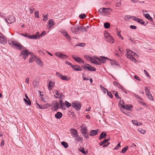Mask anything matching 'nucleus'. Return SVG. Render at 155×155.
<instances>
[{
  "label": "nucleus",
  "instance_id": "obj_26",
  "mask_svg": "<svg viewBox=\"0 0 155 155\" xmlns=\"http://www.w3.org/2000/svg\"><path fill=\"white\" fill-rule=\"evenodd\" d=\"M107 135V133L105 132H102L100 135L99 136V140H101L102 138H104Z\"/></svg>",
  "mask_w": 155,
  "mask_h": 155
},
{
  "label": "nucleus",
  "instance_id": "obj_57",
  "mask_svg": "<svg viewBox=\"0 0 155 155\" xmlns=\"http://www.w3.org/2000/svg\"><path fill=\"white\" fill-rule=\"evenodd\" d=\"M35 17L36 18H39V14L38 12L35 11Z\"/></svg>",
  "mask_w": 155,
  "mask_h": 155
},
{
  "label": "nucleus",
  "instance_id": "obj_32",
  "mask_svg": "<svg viewBox=\"0 0 155 155\" xmlns=\"http://www.w3.org/2000/svg\"><path fill=\"white\" fill-rule=\"evenodd\" d=\"M116 3V7H120L121 6V0H117Z\"/></svg>",
  "mask_w": 155,
  "mask_h": 155
},
{
  "label": "nucleus",
  "instance_id": "obj_46",
  "mask_svg": "<svg viewBox=\"0 0 155 155\" xmlns=\"http://www.w3.org/2000/svg\"><path fill=\"white\" fill-rule=\"evenodd\" d=\"M36 62L38 64L40 65V66H41L42 65V64L41 61L39 59H37L36 61Z\"/></svg>",
  "mask_w": 155,
  "mask_h": 155
},
{
  "label": "nucleus",
  "instance_id": "obj_28",
  "mask_svg": "<svg viewBox=\"0 0 155 155\" xmlns=\"http://www.w3.org/2000/svg\"><path fill=\"white\" fill-rule=\"evenodd\" d=\"M28 38L31 39H38V37L35 36V34L32 35H28Z\"/></svg>",
  "mask_w": 155,
  "mask_h": 155
},
{
  "label": "nucleus",
  "instance_id": "obj_60",
  "mask_svg": "<svg viewBox=\"0 0 155 155\" xmlns=\"http://www.w3.org/2000/svg\"><path fill=\"white\" fill-rule=\"evenodd\" d=\"M120 143H118L117 146H116L114 148V149L115 150H117L119 147H120Z\"/></svg>",
  "mask_w": 155,
  "mask_h": 155
},
{
  "label": "nucleus",
  "instance_id": "obj_10",
  "mask_svg": "<svg viewBox=\"0 0 155 155\" xmlns=\"http://www.w3.org/2000/svg\"><path fill=\"white\" fill-rule=\"evenodd\" d=\"M55 56L58 57L62 58L63 59H66L67 58V56L63 54L62 52H57L55 54Z\"/></svg>",
  "mask_w": 155,
  "mask_h": 155
},
{
  "label": "nucleus",
  "instance_id": "obj_14",
  "mask_svg": "<svg viewBox=\"0 0 155 155\" xmlns=\"http://www.w3.org/2000/svg\"><path fill=\"white\" fill-rule=\"evenodd\" d=\"M81 133H85V132L87 131V127L85 124H82L81 126Z\"/></svg>",
  "mask_w": 155,
  "mask_h": 155
},
{
  "label": "nucleus",
  "instance_id": "obj_56",
  "mask_svg": "<svg viewBox=\"0 0 155 155\" xmlns=\"http://www.w3.org/2000/svg\"><path fill=\"white\" fill-rule=\"evenodd\" d=\"M107 95L109 96L110 98H113V96L110 92L108 91V92H107Z\"/></svg>",
  "mask_w": 155,
  "mask_h": 155
},
{
  "label": "nucleus",
  "instance_id": "obj_45",
  "mask_svg": "<svg viewBox=\"0 0 155 155\" xmlns=\"http://www.w3.org/2000/svg\"><path fill=\"white\" fill-rule=\"evenodd\" d=\"M64 104L67 108L71 106V104L70 103L66 101L65 102Z\"/></svg>",
  "mask_w": 155,
  "mask_h": 155
},
{
  "label": "nucleus",
  "instance_id": "obj_19",
  "mask_svg": "<svg viewBox=\"0 0 155 155\" xmlns=\"http://www.w3.org/2000/svg\"><path fill=\"white\" fill-rule=\"evenodd\" d=\"M133 18L134 20L135 21L139 23L142 25L144 24L145 22L142 19L137 18L135 16H133Z\"/></svg>",
  "mask_w": 155,
  "mask_h": 155
},
{
  "label": "nucleus",
  "instance_id": "obj_3",
  "mask_svg": "<svg viewBox=\"0 0 155 155\" xmlns=\"http://www.w3.org/2000/svg\"><path fill=\"white\" fill-rule=\"evenodd\" d=\"M80 25H76L72 26L71 28V30L72 32L74 34H78L80 31Z\"/></svg>",
  "mask_w": 155,
  "mask_h": 155
},
{
  "label": "nucleus",
  "instance_id": "obj_31",
  "mask_svg": "<svg viewBox=\"0 0 155 155\" xmlns=\"http://www.w3.org/2000/svg\"><path fill=\"white\" fill-rule=\"evenodd\" d=\"M100 87L101 90L103 91L104 93H106V92H108V91L101 85H100Z\"/></svg>",
  "mask_w": 155,
  "mask_h": 155
},
{
  "label": "nucleus",
  "instance_id": "obj_15",
  "mask_svg": "<svg viewBox=\"0 0 155 155\" xmlns=\"http://www.w3.org/2000/svg\"><path fill=\"white\" fill-rule=\"evenodd\" d=\"M54 82L52 81H49L48 84V90L51 91L54 88Z\"/></svg>",
  "mask_w": 155,
  "mask_h": 155
},
{
  "label": "nucleus",
  "instance_id": "obj_20",
  "mask_svg": "<svg viewBox=\"0 0 155 155\" xmlns=\"http://www.w3.org/2000/svg\"><path fill=\"white\" fill-rule=\"evenodd\" d=\"M71 68L74 71H81L82 70V69L80 67L79 65H72V66H71Z\"/></svg>",
  "mask_w": 155,
  "mask_h": 155
},
{
  "label": "nucleus",
  "instance_id": "obj_16",
  "mask_svg": "<svg viewBox=\"0 0 155 155\" xmlns=\"http://www.w3.org/2000/svg\"><path fill=\"white\" fill-rule=\"evenodd\" d=\"M97 59L101 62L102 63H105L106 62V60H110V59L107 57L101 56L100 57V58H96Z\"/></svg>",
  "mask_w": 155,
  "mask_h": 155
},
{
  "label": "nucleus",
  "instance_id": "obj_37",
  "mask_svg": "<svg viewBox=\"0 0 155 155\" xmlns=\"http://www.w3.org/2000/svg\"><path fill=\"white\" fill-rule=\"evenodd\" d=\"M54 107L56 109H58L59 108V104L57 102L55 103L54 104Z\"/></svg>",
  "mask_w": 155,
  "mask_h": 155
},
{
  "label": "nucleus",
  "instance_id": "obj_48",
  "mask_svg": "<svg viewBox=\"0 0 155 155\" xmlns=\"http://www.w3.org/2000/svg\"><path fill=\"white\" fill-rule=\"evenodd\" d=\"M145 90L146 95H147L148 94L150 93L149 90L147 87H145Z\"/></svg>",
  "mask_w": 155,
  "mask_h": 155
},
{
  "label": "nucleus",
  "instance_id": "obj_49",
  "mask_svg": "<svg viewBox=\"0 0 155 155\" xmlns=\"http://www.w3.org/2000/svg\"><path fill=\"white\" fill-rule=\"evenodd\" d=\"M109 10H110L111 11H112V9L110 8H104V13H107L109 12Z\"/></svg>",
  "mask_w": 155,
  "mask_h": 155
},
{
  "label": "nucleus",
  "instance_id": "obj_39",
  "mask_svg": "<svg viewBox=\"0 0 155 155\" xmlns=\"http://www.w3.org/2000/svg\"><path fill=\"white\" fill-rule=\"evenodd\" d=\"M128 148V147L127 146L126 147L123 148L121 151V153H125Z\"/></svg>",
  "mask_w": 155,
  "mask_h": 155
},
{
  "label": "nucleus",
  "instance_id": "obj_8",
  "mask_svg": "<svg viewBox=\"0 0 155 155\" xmlns=\"http://www.w3.org/2000/svg\"><path fill=\"white\" fill-rule=\"evenodd\" d=\"M83 68L86 70V68L88 69L89 71H95L96 69L94 67H92L91 65L88 64H86L84 66H82Z\"/></svg>",
  "mask_w": 155,
  "mask_h": 155
},
{
  "label": "nucleus",
  "instance_id": "obj_62",
  "mask_svg": "<svg viewBox=\"0 0 155 155\" xmlns=\"http://www.w3.org/2000/svg\"><path fill=\"white\" fill-rule=\"evenodd\" d=\"M44 18L43 19V21H46L48 19L47 15H46L45 16H44Z\"/></svg>",
  "mask_w": 155,
  "mask_h": 155
},
{
  "label": "nucleus",
  "instance_id": "obj_29",
  "mask_svg": "<svg viewBox=\"0 0 155 155\" xmlns=\"http://www.w3.org/2000/svg\"><path fill=\"white\" fill-rule=\"evenodd\" d=\"M132 122L135 125L139 126L142 124L141 123L137 121V120H132Z\"/></svg>",
  "mask_w": 155,
  "mask_h": 155
},
{
  "label": "nucleus",
  "instance_id": "obj_9",
  "mask_svg": "<svg viewBox=\"0 0 155 155\" xmlns=\"http://www.w3.org/2000/svg\"><path fill=\"white\" fill-rule=\"evenodd\" d=\"M56 74L58 77L60 78L62 80L68 81L70 80L71 79L70 78L67 77L66 76H64L60 74L59 72H57L56 73Z\"/></svg>",
  "mask_w": 155,
  "mask_h": 155
},
{
  "label": "nucleus",
  "instance_id": "obj_61",
  "mask_svg": "<svg viewBox=\"0 0 155 155\" xmlns=\"http://www.w3.org/2000/svg\"><path fill=\"white\" fill-rule=\"evenodd\" d=\"M115 96L117 99H120V97H119V96L118 94V93L116 92L115 94Z\"/></svg>",
  "mask_w": 155,
  "mask_h": 155
},
{
  "label": "nucleus",
  "instance_id": "obj_27",
  "mask_svg": "<svg viewBox=\"0 0 155 155\" xmlns=\"http://www.w3.org/2000/svg\"><path fill=\"white\" fill-rule=\"evenodd\" d=\"M113 84L114 85L117 86L118 88L121 89L122 90H124L123 87H122L119 83H118L117 82L114 81L113 82Z\"/></svg>",
  "mask_w": 155,
  "mask_h": 155
},
{
  "label": "nucleus",
  "instance_id": "obj_52",
  "mask_svg": "<svg viewBox=\"0 0 155 155\" xmlns=\"http://www.w3.org/2000/svg\"><path fill=\"white\" fill-rule=\"evenodd\" d=\"M120 31H117V34L118 35V36H119V38H121L122 40H123L124 39V38H123V37H122L121 36V35L120 34Z\"/></svg>",
  "mask_w": 155,
  "mask_h": 155
},
{
  "label": "nucleus",
  "instance_id": "obj_23",
  "mask_svg": "<svg viewBox=\"0 0 155 155\" xmlns=\"http://www.w3.org/2000/svg\"><path fill=\"white\" fill-rule=\"evenodd\" d=\"M29 53L30 54L31 56V58L29 59V63H31L35 61V56L34 55H33L32 53L29 52Z\"/></svg>",
  "mask_w": 155,
  "mask_h": 155
},
{
  "label": "nucleus",
  "instance_id": "obj_36",
  "mask_svg": "<svg viewBox=\"0 0 155 155\" xmlns=\"http://www.w3.org/2000/svg\"><path fill=\"white\" fill-rule=\"evenodd\" d=\"M61 144L63 146L64 148H66L68 147V143L66 142L63 141L61 142Z\"/></svg>",
  "mask_w": 155,
  "mask_h": 155
},
{
  "label": "nucleus",
  "instance_id": "obj_34",
  "mask_svg": "<svg viewBox=\"0 0 155 155\" xmlns=\"http://www.w3.org/2000/svg\"><path fill=\"white\" fill-rule=\"evenodd\" d=\"M83 135V136L86 139H88L89 138V137L88 135V132H85V133H81Z\"/></svg>",
  "mask_w": 155,
  "mask_h": 155
},
{
  "label": "nucleus",
  "instance_id": "obj_58",
  "mask_svg": "<svg viewBox=\"0 0 155 155\" xmlns=\"http://www.w3.org/2000/svg\"><path fill=\"white\" fill-rule=\"evenodd\" d=\"M106 141L105 140H104L103 141L100 142L99 143V145H100V146H102V145H103L106 142Z\"/></svg>",
  "mask_w": 155,
  "mask_h": 155
},
{
  "label": "nucleus",
  "instance_id": "obj_42",
  "mask_svg": "<svg viewBox=\"0 0 155 155\" xmlns=\"http://www.w3.org/2000/svg\"><path fill=\"white\" fill-rule=\"evenodd\" d=\"M138 131L140 132V133L142 134H144L146 132L145 130H144L143 129L141 128H139L138 130Z\"/></svg>",
  "mask_w": 155,
  "mask_h": 155
},
{
  "label": "nucleus",
  "instance_id": "obj_35",
  "mask_svg": "<svg viewBox=\"0 0 155 155\" xmlns=\"http://www.w3.org/2000/svg\"><path fill=\"white\" fill-rule=\"evenodd\" d=\"M109 60L110 61V62L111 65H118V63L116 61L112 60L110 59Z\"/></svg>",
  "mask_w": 155,
  "mask_h": 155
},
{
  "label": "nucleus",
  "instance_id": "obj_40",
  "mask_svg": "<svg viewBox=\"0 0 155 155\" xmlns=\"http://www.w3.org/2000/svg\"><path fill=\"white\" fill-rule=\"evenodd\" d=\"M56 95L57 96H56L55 95H54L55 97L56 98H60L61 97V94L58 92V91L56 90Z\"/></svg>",
  "mask_w": 155,
  "mask_h": 155
},
{
  "label": "nucleus",
  "instance_id": "obj_24",
  "mask_svg": "<svg viewBox=\"0 0 155 155\" xmlns=\"http://www.w3.org/2000/svg\"><path fill=\"white\" fill-rule=\"evenodd\" d=\"M48 24L50 25L48 28L50 29L54 25V22L52 19H50L48 21Z\"/></svg>",
  "mask_w": 155,
  "mask_h": 155
},
{
  "label": "nucleus",
  "instance_id": "obj_13",
  "mask_svg": "<svg viewBox=\"0 0 155 155\" xmlns=\"http://www.w3.org/2000/svg\"><path fill=\"white\" fill-rule=\"evenodd\" d=\"M29 54L30 53H29L28 51L25 50L24 51H21V53L19 54V56H21L22 55L23 59L25 60L28 56Z\"/></svg>",
  "mask_w": 155,
  "mask_h": 155
},
{
  "label": "nucleus",
  "instance_id": "obj_17",
  "mask_svg": "<svg viewBox=\"0 0 155 155\" xmlns=\"http://www.w3.org/2000/svg\"><path fill=\"white\" fill-rule=\"evenodd\" d=\"M142 11L143 12V14L144 15L146 18L150 20L151 21H153V19L150 17L149 14L148 13H146V14H145V13H144L145 12L147 13V11H144V10H142Z\"/></svg>",
  "mask_w": 155,
  "mask_h": 155
},
{
  "label": "nucleus",
  "instance_id": "obj_53",
  "mask_svg": "<svg viewBox=\"0 0 155 155\" xmlns=\"http://www.w3.org/2000/svg\"><path fill=\"white\" fill-rule=\"evenodd\" d=\"M46 34V32L45 31H43L41 34L39 35V36L38 37V39L40 38L43 37V35H45Z\"/></svg>",
  "mask_w": 155,
  "mask_h": 155
},
{
  "label": "nucleus",
  "instance_id": "obj_41",
  "mask_svg": "<svg viewBox=\"0 0 155 155\" xmlns=\"http://www.w3.org/2000/svg\"><path fill=\"white\" fill-rule=\"evenodd\" d=\"M79 150L84 154H86L88 153L87 151V150L86 151H84V149L83 148L80 149Z\"/></svg>",
  "mask_w": 155,
  "mask_h": 155
},
{
  "label": "nucleus",
  "instance_id": "obj_54",
  "mask_svg": "<svg viewBox=\"0 0 155 155\" xmlns=\"http://www.w3.org/2000/svg\"><path fill=\"white\" fill-rule=\"evenodd\" d=\"M79 17L81 19H83L86 17V15L85 14H81Z\"/></svg>",
  "mask_w": 155,
  "mask_h": 155
},
{
  "label": "nucleus",
  "instance_id": "obj_5",
  "mask_svg": "<svg viewBox=\"0 0 155 155\" xmlns=\"http://www.w3.org/2000/svg\"><path fill=\"white\" fill-rule=\"evenodd\" d=\"M72 106L76 110H78L80 109L81 105L79 101H75L72 103Z\"/></svg>",
  "mask_w": 155,
  "mask_h": 155
},
{
  "label": "nucleus",
  "instance_id": "obj_51",
  "mask_svg": "<svg viewBox=\"0 0 155 155\" xmlns=\"http://www.w3.org/2000/svg\"><path fill=\"white\" fill-rule=\"evenodd\" d=\"M85 44L84 43H79L77 45H76L75 46H79L81 47H84L85 45Z\"/></svg>",
  "mask_w": 155,
  "mask_h": 155
},
{
  "label": "nucleus",
  "instance_id": "obj_63",
  "mask_svg": "<svg viewBox=\"0 0 155 155\" xmlns=\"http://www.w3.org/2000/svg\"><path fill=\"white\" fill-rule=\"evenodd\" d=\"M65 63L66 64H68L69 65H70V66H71V67L72 66V64L70 62H69V61H65Z\"/></svg>",
  "mask_w": 155,
  "mask_h": 155
},
{
  "label": "nucleus",
  "instance_id": "obj_38",
  "mask_svg": "<svg viewBox=\"0 0 155 155\" xmlns=\"http://www.w3.org/2000/svg\"><path fill=\"white\" fill-rule=\"evenodd\" d=\"M43 109H46L50 107V105L48 103L42 105Z\"/></svg>",
  "mask_w": 155,
  "mask_h": 155
},
{
  "label": "nucleus",
  "instance_id": "obj_21",
  "mask_svg": "<svg viewBox=\"0 0 155 155\" xmlns=\"http://www.w3.org/2000/svg\"><path fill=\"white\" fill-rule=\"evenodd\" d=\"M90 61H91V63H94L95 64H97L98 65H101V63H98V61H97L94 58H90Z\"/></svg>",
  "mask_w": 155,
  "mask_h": 155
},
{
  "label": "nucleus",
  "instance_id": "obj_43",
  "mask_svg": "<svg viewBox=\"0 0 155 155\" xmlns=\"http://www.w3.org/2000/svg\"><path fill=\"white\" fill-rule=\"evenodd\" d=\"M104 27L106 28H108L110 27V24L108 23H105L104 24Z\"/></svg>",
  "mask_w": 155,
  "mask_h": 155
},
{
  "label": "nucleus",
  "instance_id": "obj_18",
  "mask_svg": "<svg viewBox=\"0 0 155 155\" xmlns=\"http://www.w3.org/2000/svg\"><path fill=\"white\" fill-rule=\"evenodd\" d=\"M70 133L74 137H77L78 133L76 130L73 129H71L70 130Z\"/></svg>",
  "mask_w": 155,
  "mask_h": 155
},
{
  "label": "nucleus",
  "instance_id": "obj_33",
  "mask_svg": "<svg viewBox=\"0 0 155 155\" xmlns=\"http://www.w3.org/2000/svg\"><path fill=\"white\" fill-rule=\"evenodd\" d=\"M28 101L25 98H24V101H25V104L28 105H31V103L29 99H28Z\"/></svg>",
  "mask_w": 155,
  "mask_h": 155
},
{
  "label": "nucleus",
  "instance_id": "obj_25",
  "mask_svg": "<svg viewBox=\"0 0 155 155\" xmlns=\"http://www.w3.org/2000/svg\"><path fill=\"white\" fill-rule=\"evenodd\" d=\"M62 116V114L61 113L58 112L55 115V117L57 119H60Z\"/></svg>",
  "mask_w": 155,
  "mask_h": 155
},
{
  "label": "nucleus",
  "instance_id": "obj_12",
  "mask_svg": "<svg viewBox=\"0 0 155 155\" xmlns=\"http://www.w3.org/2000/svg\"><path fill=\"white\" fill-rule=\"evenodd\" d=\"M7 41L6 37L0 32V43L5 44Z\"/></svg>",
  "mask_w": 155,
  "mask_h": 155
},
{
  "label": "nucleus",
  "instance_id": "obj_7",
  "mask_svg": "<svg viewBox=\"0 0 155 155\" xmlns=\"http://www.w3.org/2000/svg\"><path fill=\"white\" fill-rule=\"evenodd\" d=\"M121 102V101H120V103L119 104V105H120L122 107L127 110H130V109L133 107V106L131 104L123 105V104H124V103L123 101L122 102V103Z\"/></svg>",
  "mask_w": 155,
  "mask_h": 155
},
{
  "label": "nucleus",
  "instance_id": "obj_4",
  "mask_svg": "<svg viewBox=\"0 0 155 155\" xmlns=\"http://www.w3.org/2000/svg\"><path fill=\"white\" fill-rule=\"evenodd\" d=\"M104 37L107 41L112 43H114V40L113 38L110 35L109 33L106 32L105 33Z\"/></svg>",
  "mask_w": 155,
  "mask_h": 155
},
{
  "label": "nucleus",
  "instance_id": "obj_2",
  "mask_svg": "<svg viewBox=\"0 0 155 155\" xmlns=\"http://www.w3.org/2000/svg\"><path fill=\"white\" fill-rule=\"evenodd\" d=\"M127 53L126 56L127 58L130 59L131 61L136 62L137 60L133 56H137V54L130 50L127 49Z\"/></svg>",
  "mask_w": 155,
  "mask_h": 155
},
{
  "label": "nucleus",
  "instance_id": "obj_30",
  "mask_svg": "<svg viewBox=\"0 0 155 155\" xmlns=\"http://www.w3.org/2000/svg\"><path fill=\"white\" fill-rule=\"evenodd\" d=\"M80 31H82L83 32H86L87 31L86 28L83 26H80Z\"/></svg>",
  "mask_w": 155,
  "mask_h": 155
},
{
  "label": "nucleus",
  "instance_id": "obj_44",
  "mask_svg": "<svg viewBox=\"0 0 155 155\" xmlns=\"http://www.w3.org/2000/svg\"><path fill=\"white\" fill-rule=\"evenodd\" d=\"M104 8H103L100 9L98 11V13H100L101 14L103 13H104Z\"/></svg>",
  "mask_w": 155,
  "mask_h": 155
},
{
  "label": "nucleus",
  "instance_id": "obj_1",
  "mask_svg": "<svg viewBox=\"0 0 155 155\" xmlns=\"http://www.w3.org/2000/svg\"><path fill=\"white\" fill-rule=\"evenodd\" d=\"M9 45L12 48H15L16 49L21 50L22 48V46L19 42L14 41L12 39L8 41Z\"/></svg>",
  "mask_w": 155,
  "mask_h": 155
},
{
  "label": "nucleus",
  "instance_id": "obj_55",
  "mask_svg": "<svg viewBox=\"0 0 155 155\" xmlns=\"http://www.w3.org/2000/svg\"><path fill=\"white\" fill-rule=\"evenodd\" d=\"M61 33H62L63 35L66 37L68 34L67 32L65 31H61Z\"/></svg>",
  "mask_w": 155,
  "mask_h": 155
},
{
  "label": "nucleus",
  "instance_id": "obj_6",
  "mask_svg": "<svg viewBox=\"0 0 155 155\" xmlns=\"http://www.w3.org/2000/svg\"><path fill=\"white\" fill-rule=\"evenodd\" d=\"M5 21L8 24H11L15 21V18L13 15H10L5 18Z\"/></svg>",
  "mask_w": 155,
  "mask_h": 155
},
{
  "label": "nucleus",
  "instance_id": "obj_50",
  "mask_svg": "<svg viewBox=\"0 0 155 155\" xmlns=\"http://www.w3.org/2000/svg\"><path fill=\"white\" fill-rule=\"evenodd\" d=\"M147 95L150 100H153V97L150 93Z\"/></svg>",
  "mask_w": 155,
  "mask_h": 155
},
{
  "label": "nucleus",
  "instance_id": "obj_22",
  "mask_svg": "<svg viewBox=\"0 0 155 155\" xmlns=\"http://www.w3.org/2000/svg\"><path fill=\"white\" fill-rule=\"evenodd\" d=\"M98 129L96 130H91L89 133V135L90 136L96 135L98 133Z\"/></svg>",
  "mask_w": 155,
  "mask_h": 155
},
{
  "label": "nucleus",
  "instance_id": "obj_11",
  "mask_svg": "<svg viewBox=\"0 0 155 155\" xmlns=\"http://www.w3.org/2000/svg\"><path fill=\"white\" fill-rule=\"evenodd\" d=\"M72 58L76 62L79 63L84 64V61L80 57H77L76 55H72Z\"/></svg>",
  "mask_w": 155,
  "mask_h": 155
},
{
  "label": "nucleus",
  "instance_id": "obj_47",
  "mask_svg": "<svg viewBox=\"0 0 155 155\" xmlns=\"http://www.w3.org/2000/svg\"><path fill=\"white\" fill-rule=\"evenodd\" d=\"M132 17L133 18V17L131 16L130 15H126L124 17V19L125 20L127 21L132 18Z\"/></svg>",
  "mask_w": 155,
  "mask_h": 155
},
{
  "label": "nucleus",
  "instance_id": "obj_59",
  "mask_svg": "<svg viewBox=\"0 0 155 155\" xmlns=\"http://www.w3.org/2000/svg\"><path fill=\"white\" fill-rule=\"evenodd\" d=\"M59 103L60 104L61 107H64V103L62 102V100H60L59 101Z\"/></svg>",
  "mask_w": 155,
  "mask_h": 155
},
{
  "label": "nucleus",
  "instance_id": "obj_64",
  "mask_svg": "<svg viewBox=\"0 0 155 155\" xmlns=\"http://www.w3.org/2000/svg\"><path fill=\"white\" fill-rule=\"evenodd\" d=\"M133 94L134 96L136 97L139 99H140V96L139 95H138L137 94H135L134 93H133Z\"/></svg>",
  "mask_w": 155,
  "mask_h": 155
}]
</instances>
